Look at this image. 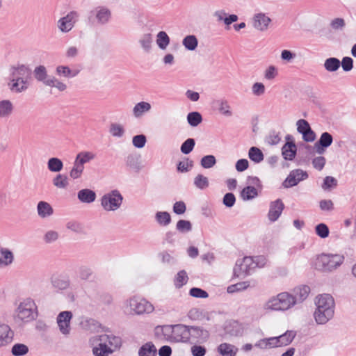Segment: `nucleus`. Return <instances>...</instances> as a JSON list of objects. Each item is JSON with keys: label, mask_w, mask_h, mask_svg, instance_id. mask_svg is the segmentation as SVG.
<instances>
[{"label": "nucleus", "mask_w": 356, "mask_h": 356, "mask_svg": "<svg viewBox=\"0 0 356 356\" xmlns=\"http://www.w3.org/2000/svg\"><path fill=\"white\" fill-rule=\"evenodd\" d=\"M66 228L75 233H80L83 231L82 225L76 220H70L66 223Z\"/></svg>", "instance_id": "51"}, {"label": "nucleus", "mask_w": 356, "mask_h": 356, "mask_svg": "<svg viewBox=\"0 0 356 356\" xmlns=\"http://www.w3.org/2000/svg\"><path fill=\"white\" fill-rule=\"evenodd\" d=\"M27 87L26 81L23 78H13L10 84V89L15 92H20Z\"/></svg>", "instance_id": "35"}, {"label": "nucleus", "mask_w": 356, "mask_h": 356, "mask_svg": "<svg viewBox=\"0 0 356 356\" xmlns=\"http://www.w3.org/2000/svg\"><path fill=\"white\" fill-rule=\"evenodd\" d=\"M96 197L97 195L95 192L91 189L84 188L80 190L77 193V198L82 203H92L93 202H95Z\"/></svg>", "instance_id": "19"}, {"label": "nucleus", "mask_w": 356, "mask_h": 356, "mask_svg": "<svg viewBox=\"0 0 356 356\" xmlns=\"http://www.w3.org/2000/svg\"><path fill=\"white\" fill-rule=\"evenodd\" d=\"M316 306L314 316L318 324L323 325L328 322L334 314V300L330 294L324 293L316 298Z\"/></svg>", "instance_id": "1"}, {"label": "nucleus", "mask_w": 356, "mask_h": 356, "mask_svg": "<svg viewBox=\"0 0 356 356\" xmlns=\"http://www.w3.org/2000/svg\"><path fill=\"white\" fill-rule=\"evenodd\" d=\"M295 306V300L292 294L288 292H282L277 296L270 298L263 305L266 312H285Z\"/></svg>", "instance_id": "3"}, {"label": "nucleus", "mask_w": 356, "mask_h": 356, "mask_svg": "<svg viewBox=\"0 0 356 356\" xmlns=\"http://www.w3.org/2000/svg\"><path fill=\"white\" fill-rule=\"evenodd\" d=\"M296 336V332L294 330H287L283 334L276 337L280 347L285 346L290 344L295 337Z\"/></svg>", "instance_id": "27"}, {"label": "nucleus", "mask_w": 356, "mask_h": 356, "mask_svg": "<svg viewBox=\"0 0 356 356\" xmlns=\"http://www.w3.org/2000/svg\"><path fill=\"white\" fill-rule=\"evenodd\" d=\"M337 180L331 176H327L325 177L323 180V183L322 184V188L325 191L330 190L332 188L337 186Z\"/></svg>", "instance_id": "50"}, {"label": "nucleus", "mask_w": 356, "mask_h": 356, "mask_svg": "<svg viewBox=\"0 0 356 356\" xmlns=\"http://www.w3.org/2000/svg\"><path fill=\"white\" fill-rule=\"evenodd\" d=\"M13 332L8 325H2L0 327V346L11 342Z\"/></svg>", "instance_id": "25"}, {"label": "nucleus", "mask_w": 356, "mask_h": 356, "mask_svg": "<svg viewBox=\"0 0 356 356\" xmlns=\"http://www.w3.org/2000/svg\"><path fill=\"white\" fill-rule=\"evenodd\" d=\"M47 168L51 172H58L62 170L63 163L60 159L52 157L48 160Z\"/></svg>", "instance_id": "32"}, {"label": "nucleus", "mask_w": 356, "mask_h": 356, "mask_svg": "<svg viewBox=\"0 0 356 356\" xmlns=\"http://www.w3.org/2000/svg\"><path fill=\"white\" fill-rule=\"evenodd\" d=\"M84 168V166H81L76 161H74L73 167L70 172V177L73 179L80 178L83 172Z\"/></svg>", "instance_id": "41"}, {"label": "nucleus", "mask_w": 356, "mask_h": 356, "mask_svg": "<svg viewBox=\"0 0 356 356\" xmlns=\"http://www.w3.org/2000/svg\"><path fill=\"white\" fill-rule=\"evenodd\" d=\"M127 165L132 170L138 172L142 169L140 160V156L136 154H129L126 159Z\"/></svg>", "instance_id": "28"}, {"label": "nucleus", "mask_w": 356, "mask_h": 356, "mask_svg": "<svg viewBox=\"0 0 356 356\" xmlns=\"http://www.w3.org/2000/svg\"><path fill=\"white\" fill-rule=\"evenodd\" d=\"M96 157V154L90 151H82L78 153L76 156L74 161L84 166L86 163H90L93 161Z\"/></svg>", "instance_id": "24"}, {"label": "nucleus", "mask_w": 356, "mask_h": 356, "mask_svg": "<svg viewBox=\"0 0 356 356\" xmlns=\"http://www.w3.org/2000/svg\"><path fill=\"white\" fill-rule=\"evenodd\" d=\"M173 325H159L154 329L157 339L172 342Z\"/></svg>", "instance_id": "14"}, {"label": "nucleus", "mask_w": 356, "mask_h": 356, "mask_svg": "<svg viewBox=\"0 0 356 356\" xmlns=\"http://www.w3.org/2000/svg\"><path fill=\"white\" fill-rule=\"evenodd\" d=\"M169 37L165 32L161 31L157 35L156 42L161 49H165L169 44Z\"/></svg>", "instance_id": "49"}, {"label": "nucleus", "mask_w": 356, "mask_h": 356, "mask_svg": "<svg viewBox=\"0 0 356 356\" xmlns=\"http://www.w3.org/2000/svg\"><path fill=\"white\" fill-rule=\"evenodd\" d=\"M90 343L92 346H102L106 349L111 354L121 345V339L118 337L109 334H101L93 337L90 339Z\"/></svg>", "instance_id": "7"}, {"label": "nucleus", "mask_w": 356, "mask_h": 356, "mask_svg": "<svg viewBox=\"0 0 356 356\" xmlns=\"http://www.w3.org/2000/svg\"><path fill=\"white\" fill-rule=\"evenodd\" d=\"M194 146H195L194 139L188 138L182 143V145L181 146V151L182 153H184L185 154H188L193 150Z\"/></svg>", "instance_id": "52"}, {"label": "nucleus", "mask_w": 356, "mask_h": 356, "mask_svg": "<svg viewBox=\"0 0 356 356\" xmlns=\"http://www.w3.org/2000/svg\"><path fill=\"white\" fill-rule=\"evenodd\" d=\"M17 317L23 322H30L37 317V307L35 302L31 298L22 301L17 309Z\"/></svg>", "instance_id": "5"}, {"label": "nucleus", "mask_w": 356, "mask_h": 356, "mask_svg": "<svg viewBox=\"0 0 356 356\" xmlns=\"http://www.w3.org/2000/svg\"><path fill=\"white\" fill-rule=\"evenodd\" d=\"M344 259V256L341 254L322 253L314 259L312 266L318 271L331 273L340 267Z\"/></svg>", "instance_id": "2"}, {"label": "nucleus", "mask_w": 356, "mask_h": 356, "mask_svg": "<svg viewBox=\"0 0 356 356\" xmlns=\"http://www.w3.org/2000/svg\"><path fill=\"white\" fill-rule=\"evenodd\" d=\"M310 288L308 286H300L293 289L292 297L295 300V305L302 302L309 296Z\"/></svg>", "instance_id": "16"}, {"label": "nucleus", "mask_w": 356, "mask_h": 356, "mask_svg": "<svg viewBox=\"0 0 356 356\" xmlns=\"http://www.w3.org/2000/svg\"><path fill=\"white\" fill-rule=\"evenodd\" d=\"M37 212L40 218H47L52 216L54 209L49 203L40 201L37 205Z\"/></svg>", "instance_id": "21"}, {"label": "nucleus", "mask_w": 356, "mask_h": 356, "mask_svg": "<svg viewBox=\"0 0 356 356\" xmlns=\"http://www.w3.org/2000/svg\"><path fill=\"white\" fill-rule=\"evenodd\" d=\"M111 13L106 8H100L97 13V18L99 22L104 23L108 20Z\"/></svg>", "instance_id": "58"}, {"label": "nucleus", "mask_w": 356, "mask_h": 356, "mask_svg": "<svg viewBox=\"0 0 356 356\" xmlns=\"http://www.w3.org/2000/svg\"><path fill=\"white\" fill-rule=\"evenodd\" d=\"M51 284L52 286L58 290H66L70 286V280L68 276L63 274H54L51 275Z\"/></svg>", "instance_id": "12"}, {"label": "nucleus", "mask_w": 356, "mask_h": 356, "mask_svg": "<svg viewBox=\"0 0 356 356\" xmlns=\"http://www.w3.org/2000/svg\"><path fill=\"white\" fill-rule=\"evenodd\" d=\"M31 75V71L26 67L22 65L17 68L14 69L13 72V78H23L24 79H26Z\"/></svg>", "instance_id": "37"}, {"label": "nucleus", "mask_w": 356, "mask_h": 356, "mask_svg": "<svg viewBox=\"0 0 356 356\" xmlns=\"http://www.w3.org/2000/svg\"><path fill=\"white\" fill-rule=\"evenodd\" d=\"M257 267V264L252 257H245L236 261L234 268L235 277L243 278L250 274L251 271Z\"/></svg>", "instance_id": "8"}, {"label": "nucleus", "mask_w": 356, "mask_h": 356, "mask_svg": "<svg viewBox=\"0 0 356 356\" xmlns=\"http://www.w3.org/2000/svg\"><path fill=\"white\" fill-rule=\"evenodd\" d=\"M156 354V348L151 342L143 345L138 351L139 356H155Z\"/></svg>", "instance_id": "31"}, {"label": "nucleus", "mask_w": 356, "mask_h": 356, "mask_svg": "<svg viewBox=\"0 0 356 356\" xmlns=\"http://www.w3.org/2000/svg\"><path fill=\"white\" fill-rule=\"evenodd\" d=\"M183 43L187 49L193 50L197 47V41L195 36L189 35L184 40Z\"/></svg>", "instance_id": "59"}, {"label": "nucleus", "mask_w": 356, "mask_h": 356, "mask_svg": "<svg viewBox=\"0 0 356 356\" xmlns=\"http://www.w3.org/2000/svg\"><path fill=\"white\" fill-rule=\"evenodd\" d=\"M202 120V115L200 113H188L187 121L192 127L197 126Z\"/></svg>", "instance_id": "45"}, {"label": "nucleus", "mask_w": 356, "mask_h": 356, "mask_svg": "<svg viewBox=\"0 0 356 356\" xmlns=\"http://www.w3.org/2000/svg\"><path fill=\"white\" fill-rule=\"evenodd\" d=\"M254 346L261 349H270L280 347L276 337L260 339L254 344Z\"/></svg>", "instance_id": "26"}, {"label": "nucleus", "mask_w": 356, "mask_h": 356, "mask_svg": "<svg viewBox=\"0 0 356 356\" xmlns=\"http://www.w3.org/2000/svg\"><path fill=\"white\" fill-rule=\"evenodd\" d=\"M110 133L115 137H121L123 135V127L118 124H112L110 128Z\"/></svg>", "instance_id": "60"}, {"label": "nucleus", "mask_w": 356, "mask_h": 356, "mask_svg": "<svg viewBox=\"0 0 356 356\" xmlns=\"http://www.w3.org/2000/svg\"><path fill=\"white\" fill-rule=\"evenodd\" d=\"M52 182L58 188H65L69 184L67 176L62 174H58L53 179Z\"/></svg>", "instance_id": "36"}, {"label": "nucleus", "mask_w": 356, "mask_h": 356, "mask_svg": "<svg viewBox=\"0 0 356 356\" xmlns=\"http://www.w3.org/2000/svg\"><path fill=\"white\" fill-rule=\"evenodd\" d=\"M188 331L190 337H192L197 340L206 341L209 337V332L200 327L188 326Z\"/></svg>", "instance_id": "22"}, {"label": "nucleus", "mask_w": 356, "mask_h": 356, "mask_svg": "<svg viewBox=\"0 0 356 356\" xmlns=\"http://www.w3.org/2000/svg\"><path fill=\"white\" fill-rule=\"evenodd\" d=\"M172 342H186L190 339L188 326L177 324L173 325Z\"/></svg>", "instance_id": "10"}, {"label": "nucleus", "mask_w": 356, "mask_h": 356, "mask_svg": "<svg viewBox=\"0 0 356 356\" xmlns=\"http://www.w3.org/2000/svg\"><path fill=\"white\" fill-rule=\"evenodd\" d=\"M14 261V254L11 250L6 248H0V268L11 265Z\"/></svg>", "instance_id": "18"}, {"label": "nucleus", "mask_w": 356, "mask_h": 356, "mask_svg": "<svg viewBox=\"0 0 356 356\" xmlns=\"http://www.w3.org/2000/svg\"><path fill=\"white\" fill-rule=\"evenodd\" d=\"M324 65L328 71H336L340 66V61L337 58H330L325 60Z\"/></svg>", "instance_id": "46"}, {"label": "nucleus", "mask_w": 356, "mask_h": 356, "mask_svg": "<svg viewBox=\"0 0 356 356\" xmlns=\"http://www.w3.org/2000/svg\"><path fill=\"white\" fill-rule=\"evenodd\" d=\"M333 138L330 134L324 132L321 134L319 140L315 144L318 154H323L324 149L329 147L332 143Z\"/></svg>", "instance_id": "20"}, {"label": "nucleus", "mask_w": 356, "mask_h": 356, "mask_svg": "<svg viewBox=\"0 0 356 356\" xmlns=\"http://www.w3.org/2000/svg\"><path fill=\"white\" fill-rule=\"evenodd\" d=\"M194 184L199 189H204L209 186L207 177L202 175H197L194 179Z\"/></svg>", "instance_id": "47"}, {"label": "nucleus", "mask_w": 356, "mask_h": 356, "mask_svg": "<svg viewBox=\"0 0 356 356\" xmlns=\"http://www.w3.org/2000/svg\"><path fill=\"white\" fill-rule=\"evenodd\" d=\"M270 22V18L266 17L265 15L258 14L254 17V26L259 30H264L268 27Z\"/></svg>", "instance_id": "30"}, {"label": "nucleus", "mask_w": 356, "mask_h": 356, "mask_svg": "<svg viewBox=\"0 0 356 356\" xmlns=\"http://www.w3.org/2000/svg\"><path fill=\"white\" fill-rule=\"evenodd\" d=\"M123 197L117 189L105 193L100 199L102 207L108 212L118 210L121 207Z\"/></svg>", "instance_id": "6"}, {"label": "nucleus", "mask_w": 356, "mask_h": 356, "mask_svg": "<svg viewBox=\"0 0 356 356\" xmlns=\"http://www.w3.org/2000/svg\"><path fill=\"white\" fill-rule=\"evenodd\" d=\"M189 294L193 297L199 298H207L209 296V294L206 291L196 287L191 289Z\"/></svg>", "instance_id": "55"}, {"label": "nucleus", "mask_w": 356, "mask_h": 356, "mask_svg": "<svg viewBox=\"0 0 356 356\" xmlns=\"http://www.w3.org/2000/svg\"><path fill=\"white\" fill-rule=\"evenodd\" d=\"M72 318V313L70 311H64L59 313L56 321L60 332L63 335H68L71 331L70 321Z\"/></svg>", "instance_id": "9"}, {"label": "nucleus", "mask_w": 356, "mask_h": 356, "mask_svg": "<svg viewBox=\"0 0 356 356\" xmlns=\"http://www.w3.org/2000/svg\"><path fill=\"white\" fill-rule=\"evenodd\" d=\"M29 352V348L24 343H15L12 347L11 353L15 356H23Z\"/></svg>", "instance_id": "38"}, {"label": "nucleus", "mask_w": 356, "mask_h": 356, "mask_svg": "<svg viewBox=\"0 0 356 356\" xmlns=\"http://www.w3.org/2000/svg\"><path fill=\"white\" fill-rule=\"evenodd\" d=\"M59 234L54 230H49L44 236V240L47 243H51L58 239Z\"/></svg>", "instance_id": "56"}, {"label": "nucleus", "mask_w": 356, "mask_h": 356, "mask_svg": "<svg viewBox=\"0 0 356 356\" xmlns=\"http://www.w3.org/2000/svg\"><path fill=\"white\" fill-rule=\"evenodd\" d=\"M93 349H92V353H93V355L94 356H108V354H110L108 353V351L104 348L102 346H93Z\"/></svg>", "instance_id": "64"}, {"label": "nucleus", "mask_w": 356, "mask_h": 356, "mask_svg": "<svg viewBox=\"0 0 356 356\" xmlns=\"http://www.w3.org/2000/svg\"><path fill=\"white\" fill-rule=\"evenodd\" d=\"M56 72L58 74L63 75L64 76H74L79 72L77 70L72 71L69 67L65 66H58L56 69Z\"/></svg>", "instance_id": "54"}, {"label": "nucleus", "mask_w": 356, "mask_h": 356, "mask_svg": "<svg viewBox=\"0 0 356 356\" xmlns=\"http://www.w3.org/2000/svg\"><path fill=\"white\" fill-rule=\"evenodd\" d=\"M146 141V137L143 134L135 136L132 139L134 146L137 148H143L145 146Z\"/></svg>", "instance_id": "57"}, {"label": "nucleus", "mask_w": 356, "mask_h": 356, "mask_svg": "<svg viewBox=\"0 0 356 356\" xmlns=\"http://www.w3.org/2000/svg\"><path fill=\"white\" fill-rule=\"evenodd\" d=\"M319 207L322 211H331L334 209V204L331 200H323L319 202Z\"/></svg>", "instance_id": "61"}, {"label": "nucleus", "mask_w": 356, "mask_h": 356, "mask_svg": "<svg viewBox=\"0 0 356 356\" xmlns=\"http://www.w3.org/2000/svg\"><path fill=\"white\" fill-rule=\"evenodd\" d=\"M284 209V205L280 199L271 202L268 213V220L270 222L276 221L281 216Z\"/></svg>", "instance_id": "13"}, {"label": "nucleus", "mask_w": 356, "mask_h": 356, "mask_svg": "<svg viewBox=\"0 0 356 356\" xmlns=\"http://www.w3.org/2000/svg\"><path fill=\"white\" fill-rule=\"evenodd\" d=\"M250 286V284L248 282H238L235 284L230 285L227 287V292L229 293H233L235 292L241 291L243 290L246 289Z\"/></svg>", "instance_id": "43"}, {"label": "nucleus", "mask_w": 356, "mask_h": 356, "mask_svg": "<svg viewBox=\"0 0 356 356\" xmlns=\"http://www.w3.org/2000/svg\"><path fill=\"white\" fill-rule=\"evenodd\" d=\"M45 83L49 86L56 87L60 91H63L66 89V85L65 83L55 79L47 80Z\"/></svg>", "instance_id": "62"}, {"label": "nucleus", "mask_w": 356, "mask_h": 356, "mask_svg": "<svg viewBox=\"0 0 356 356\" xmlns=\"http://www.w3.org/2000/svg\"><path fill=\"white\" fill-rule=\"evenodd\" d=\"M248 156L251 161L256 163H259L264 160V154L256 147H252L248 152Z\"/></svg>", "instance_id": "34"}, {"label": "nucleus", "mask_w": 356, "mask_h": 356, "mask_svg": "<svg viewBox=\"0 0 356 356\" xmlns=\"http://www.w3.org/2000/svg\"><path fill=\"white\" fill-rule=\"evenodd\" d=\"M238 348L227 342L221 343L216 348V352L218 356H236Z\"/></svg>", "instance_id": "15"}, {"label": "nucleus", "mask_w": 356, "mask_h": 356, "mask_svg": "<svg viewBox=\"0 0 356 356\" xmlns=\"http://www.w3.org/2000/svg\"><path fill=\"white\" fill-rule=\"evenodd\" d=\"M296 146L293 142L286 143L282 148V154L285 160L292 161L296 154Z\"/></svg>", "instance_id": "23"}, {"label": "nucleus", "mask_w": 356, "mask_h": 356, "mask_svg": "<svg viewBox=\"0 0 356 356\" xmlns=\"http://www.w3.org/2000/svg\"><path fill=\"white\" fill-rule=\"evenodd\" d=\"M84 168V166H81L76 161H74L73 167L70 172V177L73 179L80 178L83 172Z\"/></svg>", "instance_id": "40"}, {"label": "nucleus", "mask_w": 356, "mask_h": 356, "mask_svg": "<svg viewBox=\"0 0 356 356\" xmlns=\"http://www.w3.org/2000/svg\"><path fill=\"white\" fill-rule=\"evenodd\" d=\"M176 229L181 233L188 232L192 229V225L188 220H179L177 222Z\"/></svg>", "instance_id": "48"}, {"label": "nucleus", "mask_w": 356, "mask_h": 356, "mask_svg": "<svg viewBox=\"0 0 356 356\" xmlns=\"http://www.w3.org/2000/svg\"><path fill=\"white\" fill-rule=\"evenodd\" d=\"M258 196V189L254 186H248L241 192V197L244 201L252 200Z\"/></svg>", "instance_id": "29"}, {"label": "nucleus", "mask_w": 356, "mask_h": 356, "mask_svg": "<svg viewBox=\"0 0 356 356\" xmlns=\"http://www.w3.org/2000/svg\"><path fill=\"white\" fill-rule=\"evenodd\" d=\"M76 17L77 15L75 12H71L66 17L60 19L58 22L59 29L62 31H69L71 30L74 26V23Z\"/></svg>", "instance_id": "17"}, {"label": "nucleus", "mask_w": 356, "mask_h": 356, "mask_svg": "<svg viewBox=\"0 0 356 356\" xmlns=\"http://www.w3.org/2000/svg\"><path fill=\"white\" fill-rule=\"evenodd\" d=\"M155 219L161 226H168L171 222V216L167 211H158L155 214Z\"/></svg>", "instance_id": "33"}, {"label": "nucleus", "mask_w": 356, "mask_h": 356, "mask_svg": "<svg viewBox=\"0 0 356 356\" xmlns=\"http://www.w3.org/2000/svg\"><path fill=\"white\" fill-rule=\"evenodd\" d=\"M78 273L81 280H87L91 277L92 270L90 268L83 266L79 268Z\"/></svg>", "instance_id": "53"}, {"label": "nucleus", "mask_w": 356, "mask_h": 356, "mask_svg": "<svg viewBox=\"0 0 356 356\" xmlns=\"http://www.w3.org/2000/svg\"><path fill=\"white\" fill-rule=\"evenodd\" d=\"M307 176L308 175L307 172L302 170L298 169L293 170L290 172L289 175L284 181V186L286 188L294 186L297 185L300 181L307 179Z\"/></svg>", "instance_id": "11"}, {"label": "nucleus", "mask_w": 356, "mask_h": 356, "mask_svg": "<svg viewBox=\"0 0 356 356\" xmlns=\"http://www.w3.org/2000/svg\"><path fill=\"white\" fill-rule=\"evenodd\" d=\"M216 163V157L213 155H207L202 158L200 164L202 168L209 169L213 167Z\"/></svg>", "instance_id": "42"}, {"label": "nucleus", "mask_w": 356, "mask_h": 356, "mask_svg": "<svg viewBox=\"0 0 356 356\" xmlns=\"http://www.w3.org/2000/svg\"><path fill=\"white\" fill-rule=\"evenodd\" d=\"M124 312L131 315H144L154 311V305L145 298L134 296L127 298L123 305Z\"/></svg>", "instance_id": "4"}, {"label": "nucleus", "mask_w": 356, "mask_h": 356, "mask_svg": "<svg viewBox=\"0 0 356 356\" xmlns=\"http://www.w3.org/2000/svg\"><path fill=\"white\" fill-rule=\"evenodd\" d=\"M186 210V204L182 201L176 202L173 205V211L178 215H181Z\"/></svg>", "instance_id": "63"}, {"label": "nucleus", "mask_w": 356, "mask_h": 356, "mask_svg": "<svg viewBox=\"0 0 356 356\" xmlns=\"http://www.w3.org/2000/svg\"><path fill=\"white\" fill-rule=\"evenodd\" d=\"M188 277L185 270L179 271L175 278V285L177 288H181L188 282Z\"/></svg>", "instance_id": "39"}, {"label": "nucleus", "mask_w": 356, "mask_h": 356, "mask_svg": "<svg viewBox=\"0 0 356 356\" xmlns=\"http://www.w3.org/2000/svg\"><path fill=\"white\" fill-rule=\"evenodd\" d=\"M315 232L321 238H325L329 236L330 230L327 225L320 223L315 227Z\"/></svg>", "instance_id": "44"}]
</instances>
